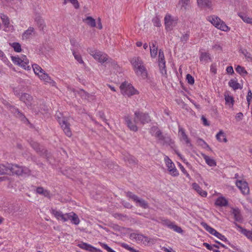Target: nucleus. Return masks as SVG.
Segmentation results:
<instances>
[{"label": "nucleus", "instance_id": "f257e3e1", "mask_svg": "<svg viewBox=\"0 0 252 252\" xmlns=\"http://www.w3.org/2000/svg\"><path fill=\"white\" fill-rule=\"evenodd\" d=\"M31 173L29 168L26 166H21L18 164L8 162L0 164V175H10L12 173L18 176H29Z\"/></svg>", "mask_w": 252, "mask_h": 252}, {"label": "nucleus", "instance_id": "f03ea898", "mask_svg": "<svg viewBox=\"0 0 252 252\" xmlns=\"http://www.w3.org/2000/svg\"><path fill=\"white\" fill-rule=\"evenodd\" d=\"M150 133L152 135L157 138L158 143L162 146H169L173 148L174 146V142L170 136L167 135H163L161 130L157 126H153L150 129Z\"/></svg>", "mask_w": 252, "mask_h": 252}, {"label": "nucleus", "instance_id": "7ed1b4c3", "mask_svg": "<svg viewBox=\"0 0 252 252\" xmlns=\"http://www.w3.org/2000/svg\"><path fill=\"white\" fill-rule=\"evenodd\" d=\"M120 88L121 93L124 95H126L128 97L137 94L138 93L131 84L126 81L121 85Z\"/></svg>", "mask_w": 252, "mask_h": 252}, {"label": "nucleus", "instance_id": "20e7f679", "mask_svg": "<svg viewBox=\"0 0 252 252\" xmlns=\"http://www.w3.org/2000/svg\"><path fill=\"white\" fill-rule=\"evenodd\" d=\"M208 20L217 28L224 32L230 30V28L219 17L212 16L208 18Z\"/></svg>", "mask_w": 252, "mask_h": 252}, {"label": "nucleus", "instance_id": "39448f33", "mask_svg": "<svg viewBox=\"0 0 252 252\" xmlns=\"http://www.w3.org/2000/svg\"><path fill=\"white\" fill-rule=\"evenodd\" d=\"M126 196L131 199L135 203L136 206H139L143 209H148L149 207L148 203L143 199L139 197L132 192L127 191L126 192Z\"/></svg>", "mask_w": 252, "mask_h": 252}, {"label": "nucleus", "instance_id": "423d86ee", "mask_svg": "<svg viewBox=\"0 0 252 252\" xmlns=\"http://www.w3.org/2000/svg\"><path fill=\"white\" fill-rule=\"evenodd\" d=\"M13 63L17 65H19L25 69L29 70L31 67L29 65V62L26 56L22 55L21 57L11 56Z\"/></svg>", "mask_w": 252, "mask_h": 252}, {"label": "nucleus", "instance_id": "0eeeda50", "mask_svg": "<svg viewBox=\"0 0 252 252\" xmlns=\"http://www.w3.org/2000/svg\"><path fill=\"white\" fill-rule=\"evenodd\" d=\"M134 121L138 124L142 125L149 123L151 121L150 117L148 113H144L140 111H136L134 112Z\"/></svg>", "mask_w": 252, "mask_h": 252}, {"label": "nucleus", "instance_id": "6e6552de", "mask_svg": "<svg viewBox=\"0 0 252 252\" xmlns=\"http://www.w3.org/2000/svg\"><path fill=\"white\" fill-rule=\"evenodd\" d=\"M178 19L170 15H166L164 17V24L166 30L171 31L178 23Z\"/></svg>", "mask_w": 252, "mask_h": 252}, {"label": "nucleus", "instance_id": "1a4fd4ad", "mask_svg": "<svg viewBox=\"0 0 252 252\" xmlns=\"http://www.w3.org/2000/svg\"><path fill=\"white\" fill-rule=\"evenodd\" d=\"M57 120L65 135L68 137H71L72 132L70 128V124L67 122V120L64 118H61L58 116Z\"/></svg>", "mask_w": 252, "mask_h": 252}, {"label": "nucleus", "instance_id": "9d476101", "mask_svg": "<svg viewBox=\"0 0 252 252\" xmlns=\"http://www.w3.org/2000/svg\"><path fill=\"white\" fill-rule=\"evenodd\" d=\"M123 118L125 125L131 131L136 132L138 130V127L136 125L138 123L134 121V118L132 120L130 116L127 115L125 116Z\"/></svg>", "mask_w": 252, "mask_h": 252}, {"label": "nucleus", "instance_id": "9b49d317", "mask_svg": "<svg viewBox=\"0 0 252 252\" xmlns=\"http://www.w3.org/2000/svg\"><path fill=\"white\" fill-rule=\"evenodd\" d=\"M7 108L11 111L17 118L20 119L21 121L25 122L28 121L26 117L17 108L14 106L11 105L8 102L5 104Z\"/></svg>", "mask_w": 252, "mask_h": 252}, {"label": "nucleus", "instance_id": "f8f14e48", "mask_svg": "<svg viewBox=\"0 0 252 252\" xmlns=\"http://www.w3.org/2000/svg\"><path fill=\"white\" fill-rule=\"evenodd\" d=\"M130 238L131 239H135L138 243H142L145 245H148L150 241V239L148 237L141 234L135 233H131Z\"/></svg>", "mask_w": 252, "mask_h": 252}, {"label": "nucleus", "instance_id": "ddd939ff", "mask_svg": "<svg viewBox=\"0 0 252 252\" xmlns=\"http://www.w3.org/2000/svg\"><path fill=\"white\" fill-rule=\"evenodd\" d=\"M32 148L40 155L47 157V151L43 146L40 145L38 143L33 140L30 142Z\"/></svg>", "mask_w": 252, "mask_h": 252}, {"label": "nucleus", "instance_id": "4468645a", "mask_svg": "<svg viewBox=\"0 0 252 252\" xmlns=\"http://www.w3.org/2000/svg\"><path fill=\"white\" fill-rule=\"evenodd\" d=\"M236 185L243 194L247 195L249 193L250 189L248 184L245 181L237 180L236 182Z\"/></svg>", "mask_w": 252, "mask_h": 252}, {"label": "nucleus", "instance_id": "2eb2a0df", "mask_svg": "<svg viewBox=\"0 0 252 252\" xmlns=\"http://www.w3.org/2000/svg\"><path fill=\"white\" fill-rule=\"evenodd\" d=\"M21 101L25 103L28 107H32V97L27 93L22 94L20 97Z\"/></svg>", "mask_w": 252, "mask_h": 252}, {"label": "nucleus", "instance_id": "dca6fc26", "mask_svg": "<svg viewBox=\"0 0 252 252\" xmlns=\"http://www.w3.org/2000/svg\"><path fill=\"white\" fill-rule=\"evenodd\" d=\"M78 246L82 249L86 250L90 252H102L101 250L97 249L92 245L84 242L79 244Z\"/></svg>", "mask_w": 252, "mask_h": 252}, {"label": "nucleus", "instance_id": "f3484780", "mask_svg": "<svg viewBox=\"0 0 252 252\" xmlns=\"http://www.w3.org/2000/svg\"><path fill=\"white\" fill-rule=\"evenodd\" d=\"M179 135L180 136L181 140L185 141L186 144L188 146H192L190 140L189 139L187 135L185 133V130L181 127H179Z\"/></svg>", "mask_w": 252, "mask_h": 252}, {"label": "nucleus", "instance_id": "a211bd4d", "mask_svg": "<svg viewBox=\"0 0 252 252\" xmlns=\"http://www.w3.org/2000/svg\"><path fill=\"white\" fill-rule=\"evenodd\" d=\"M38 77L40 78L41 80H43L44 82L50 84L52 86L55 85V82L52 79H51V77L49 76L48 74H47L45 72V71L42 73H41Z\"/></svg>", "mask_w": 252, "mask_h": 252}, {"label": "nucleus", "instance_id": "6ab92c4d", "mask_svg": "<svg viewBox=\"0 0 252 252\" xmlns=\"http://www.w3.org/2000/svg\"><path fill=\"white\" fill-rule=\"evenodd\" d=\"M197 4L202 8H211L212 6V0H197Z\"/></svg>", "mask_w": 252, "mask_h": 252}, {"label": "nucleus", "instance_id": "aec40b11", "mask_svg": "<svg viewBox=\"0 0 252 252\" xmlns=\"http://www.w3.org/2000/svg\"><path fill=\"white\" fill-rule=\"evenodd\" d=\"M94 58L101 63H103L108 60L107 55L100 51H98Z\"/></svg>", "mask_w": 252, "mask_h": 252}, {"label": "nucleus", "instance_id": "412c9836", "mask_svg": "<svg viewBox=\"0 0 252 252\" xmlns=\"http://www.w3.org/2000/svg\"><path fill=\"white\" fill-rule=\"evenodd\" d=\"M150 47L151 57L155 58L158 52L157 42L156 41H154L150 43Z\"/></svg>", "mask_w": 252, "mask_h": 252}, {"label": "nucleus", "instance_id": "4be33fe9", "mask_svg": "<svg viewBox=\"0 0 252 252\" xmlns=\"http://www.w3.org/2000/svg\"><path fill=\"white\" fill-rule=\"evenodd\" d=\"M180 32L181 34V36H180V40L184 44L187 43L188 40H189L190 37V32L189 30H187L186 32H182L180 31Z\"/></svg>", "mask_w": 252, "mask_h": 252}, {"label": "nucleus", "instance_id": "5701e85b", "mask_svg": "<svg viewBox=\"0 0 252 252\" xmlns=\"http://www.w3.org/2000/svg\"><path fill=\"white\" fill-rule=\"evenodd\" d=\"M190 0H179L178 6L180 7V10L186 11L189 6Z\"/></svg>", "mask_w": 252, "mask_h": 252}, {"label": "nucleus", "instance_id": "b1692460", "mask_svg": "<svg viewBox=\"0 0 252 252\" xmlns=\"http://www.w3.org/2000/svg\"><path fill=\"white\" fill-rule=\"evenodd\" d=\"M192 188L196 191V192L202 197H206L207 195V193L206 191L203 190L200 187V186L196 183H194L192 184Z\"/></svg>", "mask_w": 252, "mask_h": 252}, {"label": "nucleus", "instance_id": "393cba45", "mask_svg": "<svg viewBox=\"0 0 252 252\" xmlns=\"http://www.w3.org/2000/svg\"><path fill=\"white\" fill-rule=\"evenodd\" d=\"M36 191L37 193L41 194L45 197L50 198L51 197L50 191L44 189L43 188L39 187L36 188Z\"/></svg>", "mask_w": 252, "mask_h": 252}, {"label": "nucleus", "instance_id": "a878e982", "mask_svg": "<svg viewBox=\"0 0 252 252\" xmlns=\"http://www.w3.org/2000/svg\"><path fill=\"white\" fill-rule=\"evenodd\" d=\"M34 32V29L33 27H29L28 30L25 31L22 34V38L23 39H27L30 38L32 35V33Z\"/></svg>", "mask_w": 252, "mask_h": 252}, {"label": "nucleus", "instance_id": "bb28decb", "mask_svg": "<svg viewBox=\"0 0 252 252\" xmlns=\"http://www.w3.org/2000/svg\"><path fill=\"white\" fill-rule=\"evenodd\" d=\"M164 221H165V223L167 225H168L170 228H172L175 231H176L178 233H181L183 231L182 228L174 224L172 222H171L169 220H165Z\"/></svg>", "mask_w": 252, "mask_h": 252}, {"label": "nucleus", "instance_id": "cd10ccee", "mask_svg": "<svg viewBox=\"0 0 252 252\" xmlns=\"http://www.w3.org/2000/svg\"><path fill=\"white\" fill-rule=\"evenodd\" d=\"M35 21L36 22L39 30L43 31L45 27L44 20L40 16H38L35 18Z\"/></svg>", "mask_w": 252, "mask_h": 252}, {"label": "nucleus", "instance_id": "c85d7f7f", "mask_svg": "<svg viewBox=\"0 0 252 252\" xmlns=\"http://www.w3.org/2000/svg\"><path fill=\"white\" fill-rule=\"evenodd\" d=\"M82 99L88 100L91 95L83 89H79L75 92Z\"/></svg>", "mask_w": 252, "mask_h": 252}, {"label": "nucleus", "instance_id": "c756f323", "mask_svg": "<svg viewBox=\"0 0 252 252\" xmlns=\"http://www.w3.org/2000/svg\"><path fill=\"white\" fill-rule=\"evenodd\" d=\"M232 214L236 221H241L242 220V217L238 208L233 209Z\"/></svg>", "mask_w": 252, "mask_h": 252}, {"label": "nucleus", "instance_id": "7c9ffc66", "mask_svg": "<svg viewBox=\"0 0 252 252\" xmlns=\"http://www.w3.org/2000/svg\"><path fill=\"white\" fill-rule=\"evenodd\" d=\"M203 228L212 235H215L218 232L216 230L208 225L206 222H202L201 223Z\"/></svg>", "mask_w": 252, "mask_h": 252}, {"label": "nucleus", "instance_id": "2f4dec72", "mask_svg": "<svg viewBox=\"0 0 252 252\" xmlns=\"http://www.w3.org/2000/svg\"><path fill=\"white\" fill-rule=\"evenodd\" d=\"M228 85L229 87H231L234 90H236L239 89H241L242 88L241 85L238 83L237 81L234 79H231L228 82Z\"/></svg>", "mask_w": 252, "mask_h": 252}, {"label": "nucleus", "instance_id": "473e14b6", "mask_svg": "<svg viewBox=\"0 0 252 252\" xmlns=\"http://www.w3.org/2000/svg\"><path fill=\"white\" fill-rule=\"evenodd\" d=\"M83 22H85L91 27H95L96 26V22L95 19L91 16H88L86 18L83 19Z\"/></svg>", "mask_w": 252, "mask_h": 252}, {"label": "nucleus", "instance_id": "72a5a7b5", "mask_svg": "<svg viewBox=\"0 0 252 252\" xmlns=\"http://www.w3.org/2000/svg\"><path fill=\"white\" fill-rule=\"evenodd\" d=\"M203 158L205 159L206 163L210 166H215L216 165V162L215 160L209 156L203 154Z\"/></svg>", "mask_w": 252, "mask_h": 252}, {"label": "nucleus", "instance_id": "f704fd0d", "mask_svg": "<svg viewBox=\"0 0 252 252\" xmlns=\"http://www.w3.org/2000/svg\"><path fill=\"white\" fill-rule=\"evenodd\" d=\"M131 63L135 68H137L139 66H141V64H143L141 59L139 57H134L132 58L131 61Z\"/></svg>", "mask_w": 252, "mask_h": 252}, {"label": "nucleus", "instance_id": "c9c22d12", "mask_svg": "<svg viewBox=\"0 0 252 252\" xmlns=\"http://www.w3.org/2000/svg\"><path fill=\"white\" fill-rule=\"evenodd\" d=\"M215 204L216 205L222 207L226 206L227 204V201L223 197H219L216 201Z\"/></svg>", "mask_w": 252, "mask_h": 252}, {"label": "nucleus", "instance_id": "e433bc0d", "mask_svg": "<svg viewBox=\"0 0 252 252\" xmlns=\"http://www.w3.org/2000/svg\"><path fill=\"white\" fill-rule=\"evenodd\" d=\"M217 139L220 142H227V139L222 130H220L216 135Z\"/></svg>", "mask_w": 252, "mask_h": 252}, {"label": "nucleus", "instance_id": "4c0bfd02", "mask_svg": "<svg viewBox=\"0 0 252 252\" xmlns=\"http://www.w3.org/2000/svg\"><path fill=\"white\" fill-rule=\"evenodd\" d=\"M199 59L200 62L206 63L208 62V60H211V58L209 54L204 52L201 53Z\"/></svg>", "mask_w": 252, "mask_h": 252}, {"label": "nucleus", "instance_id": "58836bf2", "mask_svg": "<svg viewBox=\"0 0 252 252\" xmlns=\"http://www.w3.org/2000/svg\"><path fill=\"white\" fill-rule=\"evenodd\" d=\"M32 67L34 73L38 76L44 71V70L37 64H32Z\"/></svg>", "mask_w": 252, "mask_h": 252}, {"label": "nucleus", "instance_id": "ea45409f", "mask_svg": "<svg viewBox=\"0 0 252 252\" xmlns=\"http://www.w3.org/2000/svg\"><path fill=\"white\" fill-rule=\"evenodd\" d=\"M0 18L2 22V24L5 27L8 28L10 25L9 19L8 16L4 14H0Z\"/></svg>", "mask_w": 252, "mask_h": 252}, {"label": "nucleus", "instance_id": "a19ab883", "mask_svg": "<svg viewBox=\"0 0 252 252\" xmlns=\"http://www.w3.org/2000/svg\"><path fill=\"white\" fill-rule=\"evenodd\" d=\"M238 15L244 22L248 24H252V18L248 17L245 13H239Z\"/></svg>", "mask_w": 252, "mask_h": 252}, {"label": "nucleus", "instance_id": "79ce46f5", "mask_svg": "<svg viewBox=\"0 0 252 252\" xmlns=\"http://www.w3.org/2000/svg\"><path fill=\"white\" fill-rule=\"evenodd\" d=\"M70 214L71 218L70 220L71 222L75 225H78L80 222V220L78 216L74 212H71Z\"/></svg>", "mask_w": 252, "mask_h": 252}, {"label": "nucleus", "instance_id": "37998d69", "mask_svg": "<svg viewBox=\"0 0 252 252\" xmlns=\"http://www.w3.org/2000/svg\"><path fill=\"white\" fill-rule=\"evenodd\" d=\"M164 160L166 163V165L168 168V170L175 167L174 163L167 156H165L164 158Z\"/></svg>", "mask_w": 252, "mask_h": 252}, {"label": "nucleus", "instance_id": "c03bdc74", "mask_svg": "<svg viewBox=\"0 0 252 252\" xmlns=\"http://www.w3.org/2000/svg\"><path fill=\"white\" fill-rule=\"evenodd\" d=\"M11 46L13 48L14 50L16 52H20L22 50L21 46L20 43L18 42H13L10 44Z\"/></svg>", "mask_w": 252, "mask_h": 252}, {"label": "nucleus", "instance_id": "a18cd8bd", "mask_svg": "<svg viewBox=\"0 0 252 252\" xmlns=\"http://www.w3.org/2000/svg\"><path fill=\"white\" fill-rule=\"evenodd\" d=\"M224 97H225L224 98H225L226 104H231L232 106L233 105L234 101L233 97L232 96L229 95L228 94H225Z\"/></svg>", "mask_w": 252, "mask_h": 252}, {"label": "nucleus", "instance_id": "49530a36", "mask_svg": "<svg viewBox=\"0 0 252 252\" xmlns=\"http://www.w3.org/2000/svg\"><path fill=\"white\" fill-rule=\"evenodd\" d=\"M242 233L247 237L251 242H252V231L247 229H243Z\"/></svg>", "mask_w": 252, "mask_h": 252}, {"label": "nucleus", "instance_id": "de8ad7c7", "mask_svg": "<svg viewBox=\"0 0 252 252\" xmlns=\"http://www.w3.org/2000/svg\"><path fill=\"white\" fill-rule=\"evenodd\" d=\"M236 71L241 75H245L247 74V72L245 70V68L240 65H238L237 66L236 68Z\"/></svg>", "mask_w": 252, "mask_h": 252}, {"label": "nucleus", "instance_id": "09e8293b", "mask_svg": "<svg viewBox=\"0 0 252 252\" xmlns=\"http://www.w3.org/2000/svg\"><path fill=\"white\" fill-rule=\"evenodd\" d=\"M158 66L160 69V72L163 75L166 74V70L165 69V62L158 63Z\"/></svg>", "mask_w": 252, "mask_h": 252}, {"label": "nucleus", "instance_id": "8fccbe9b", "mask_svg": "<svg viewBox=\"0 0 252 252\" xmlns=\"http://www.w3.org/2000/svg\"><path fill=\"white\" fill-rule=\"evenodd\" d=\"M72 54L74 57V58L80 63H84V62L82 59L81 55L77 54L74 50H72Z\"/></svg>", "mask_w": 252, "mask_h": 252}, {"label": "nucleus", "instance_id": "3c124183", "mask_svg": "<svg viewBox=\"0 0 252 252\" xmlns=\"http://www.w3.org/2000/svg\"><path fill=\"white\" fill-rule=\"evenodd\" d=\"M52 214L58 219L60 220L61 217L63 216V213L61 211H57L55 209L52 210Z\"/></svg>", "mask_w": 252, "mask_h": 252}, {"label": "nucleus", "instance_id": "603ef678", "mask_svg": "<svg viewBox=\"0 0 252 252\" xmlns=\"http://www.w3.org/2000/svg\"><path fill=\"white\" fill-rule=\"evenodd\" d=\"M152 22L156 27H159L161 26L160 18L157 16L153 18Z\"/></svg>", "mask_w": 252, "mask_h": 252}, {"label": "nucleus", "instance_id": "864d4df0", "mask_svg": "<svg viewBox=\"0 0 252 252\" xmlns=\"http://www.w3.org/2000/svg\"><path fill=\"white\" fill-rule=\"evenodd\" d=\"M165 62L163 52L160 49L158 52V63Z\"/></svg>", "mask_w": 252, "mask_h": 252}, {"label": "nucleus", "instance_id": "5fc2aeb1", "mask_svg": "<svg viewBox=\"0 0 252 252\" xmlns=\"http://www.w3.org/2000/svg\"><path fill=\"white\" fill-rule=\"evenodd\" d=\"M0 59L5 64H8L9 61L5 56L4 53L0 50Z\"/></svg>", "mask_w": 252, "mask_h": 252}, {"label": "nucleus", "instance_id": "6e6d98bb", "mask_svg": "<svg viewBox=\"0 0 252 252\" xmlns=\"http://www.w3.org/2000/svg\"><path fill=\"white\" fill-rule=\"evenodd\" d=\"M99 244L102 248L106 250L108 252H116L114 250L110 248L107 244L101 242H99Z\"/></svg>", "mask_w": 252, "mask_h": 252}, {"label": "nucleus", "instance_id": "4d7b16f0", "mask_svg": "<svg viewBox=\"0 0 252 252\" xmlns=\"http://www.w3.org/2000/svg\"><path fill=\"white\" fill-rule=\"evenodd\" d=\"M126 160L128 161V163L131 164H135L137 163L136 158L132 156H129L127 157Z\"/></svg>", "mask_w": 252, "mask_h": 252}, {"label": "nucleus", "instance_id": "13d9d810", "mask_svg": "<svg viewBox=\"0 0 252 252\" xmlns=\"http://www.w3.org/2000/svg\"><path fill=\"white\" fill-rule=\"evenodd\" d=\"M169 172L170 174L173 176L176 177L179 175V172L175 167L169 169Z\"/></svg>", "mask_w": 252, "mask_h": 252}, {"label": "nucleus", "instance_id": "bf43d9fd", "mask_svg": "<svg viewBox=\"0 0 252 252\" xmlns=\"http://www.w3.org/2000/svg\"><path fill=\"white\" fill-rule=\"evenodd\" d=\"M186 79L189 84L192 85L194 83V78L189 74H188L186 76Z\"/></svg>", "mask_w": 252, "mask_h": 252}, {"label": "nucleus", "instance_id": "052dcab7", "mask_svg": "<svg viewBox=\"0 0 252 252\" xmlns=\"http://www.w3.org/2000/svg\"><path fill=\"white\" fill-rule=\"evenodd\" d=\"M215 236L222 241H224V242L227 241V238L224 235H222L219 232H217Z\"/></svg>", "mask_w": 252, "mask_h": 252}, {"label": "nucleus", "instance_id": "680f3d73", "mask_svg": "<svg viewBox=\"0 0 252 252\" xmlns=\"http://www.w3.org/2000/svg\"><path fill=\"white\" fill-rule=\"evenodd\" d=\"M252 99V93L250 89L249 90L248 94L247 95V101L248 104V105H249L251 103V100Z\"/></svg>", "mask_w": 252, "mask_h": 252}, {"label": "nucleus", "instance_id": "e2e57ef3", "mask_svg": "<svg viewBox=\"0 0 252 252\" xmlns=\"http://www.w3.org/2000/svg\"><path fill=\"white\" fill-rule=\"evenodd\" d=\"M121 246L123 248L130 251V252H133L134 250V249L133 248L130 247L128 244H126V243H122Z\"/></svg>", "mask_w": 252, "mask_h": 252}, {"label": "nucleus", "instance_id": "0e129e2a", "mask_svg": "<svg viewBox=\"0 0 252 252\" xmlns=\"http://www.w3.org/2000/svg\"><path fill=\"white\" fill-rule=\"evenodd\" d=\"M68 2H70L73 4L75 9L79 8V4L77 0H67Z\"/></svg>", "mask_w": 252, "mask_h": 252}, {"label": "nucleus", "instance_id": "69168bd1", "mask_svg": "<svg viewBox=\"0 0 252 252\" xmlns=\"http://www.w3.org/2000/svg\"><path fill=\"white\" fill-rule=\"evenodd\" d=\"M88 52L93 57L95 55V54L97 53L98 51L94 50L91 48H88L87 49Z\"/></svg>", "mask_w": 252, "mask_h": 252}, {"label": "nucleus", "instance_id": "338daca9", "mask_svg": "<svg viewBox=\"0 0 252 252\" xmlns=\"http://www.w3.org/2000/svg\"><path fill=\"white\" fill-rule=\"evenodd\" d=\"M137 69L141 73V74L144 73L147 74L146 69L142 64H141V66H139V67H138Z\"/></svg>", "mask_w": 252, "mask_h": 252}, {"label": "nucleus", "instance_id": "774afa93", "mask_svg": "<svg viewBox=\"0 0 252 252\" xmlns=\"http://www.w3.org/2000/svg\"><path fill=\"white\" fill-rule=\"evenodd\" d=\"M122 204L126 208L131 209L132 207V205L130 203L126 201H123Z\"/></svg>", "mask_w": 252, "mask_h": 252}]
</instances>
